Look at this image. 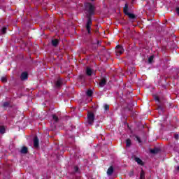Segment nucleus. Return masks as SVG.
<instances>
[{"instance_id": "obj_32", "label": "nucleus", "mask_w": 179, "mask_h": 179, "mask_svg": "<svg viewBox=\"0 0 179 179\" xmlns=\"http://www.w3.org/2000/svg\"><path fill=\"white\" fill-rule=\"evenodd\" d=\"M99 44H100V41H96V45H99Z\"/></svg>"}, {"instance_id": "obj_14", "label": "nucleus", "mask_w": 179, "mask_h": 179, "mask_svg": "<svg viewBox=\"0 0 179 179\" xmlns=\"http://www.w3.org/2000/svg\"><path fill=\"white\" fill-rule=\"evenodd\" d=\"M160 152V149L159 148H154L152 150H150V153H152L153 155H157Z\"/></svg>"}, {"instance_id": "obj_31", "label": "nucleus", "mask_w": 179, "mask_h": 179, "mask_svg": "<svg viewBox=\"0 0 179 179\" xmlns=\"http://www.w3.org/2000/svg\"><path fill=\"white\" fill-rule=\"evenodd\" d=\"M174 138L175 139H178V134H175Z\"/></svg>"}, {"instance_id": "obj_27", "label": "nucleus", "mask_w": 179, "mask_h": 179, "mask_svg": "<svg viewBox=\"0 0 179 179\" xmlns=\"http://www.w3.org/2000/svg\"><path fill=\"white\" fill-rule=\"evenodd\" d=\"M153 61V56H150L148 59V62L150 64H152V62Z\"/></svg>"}, {"instance_id": "obj_37", "label": "nucleus", "mask_w": 179, "mask_h": 179, "mask_svg": "<svg viewBox=\"0 0 179 179\" xmlns=\"http://www.w3.org/2000/svg\"><path fill=\"white\" fill-rule=\"evenodd\" d=\"M91 1H94V0H91Z\"/></svg>"}, {"instance_id": "obj_11", "label": "nucleus", "mask_w": 179, "mask_h": 179, "mask_svg": "<svg viewBox=\"0 0 179 179\" xmlns=\"http://www.w3.org/2000/svg\"><path fill=\"white\" fill-rule=\"evenodd\" d=\"M126 15L128 16L132 20H134V19H136V15H135V14L134 13H127Z\"/></svg>"}, {"instance_id": "obj_29", "label": "nucleus", "mask_w": 179, "mask_h": 179, "mask_svg": "<svg viewBox=\"0 0 179 179\" xmlns=\"http://www.w3.org/2000/svg\"><path fill=\"white\" fill-rule=\"evenodd\" d=\"M155 100H156V101H160L159 96H155Z\"/></svg>"}, {"instance_id": "obj_20", "label": "nucleus", "mask_w": 179, "mask_h": 179, "mask_svg": "<svg viewBox=\"0 0 179 179\" xmlns=\"http://www.w3.org/2000/svg\"><path fill=\"white\" fill-rule=\"evenodd\" d=\"M140 179H145V171L143 170L140 173Z\"/></svg>"}, {"instance_id": "obj_26", "label": "nucleus", "mask_w": 179, "mask_h": 179, "mask_svg": "<svg viewBox=\"0 0 179 179\" xmlns=\"http://www.w3.org/2000/svg\"><path fill=\"white\" fill-rule=\"evenodd\" d=\"M3 107L4 108L9 107V102H4L3 104Z\"/></svg>"}, {"instance_id": "obj_35", "label": "nucleus", "mask_w": 179, "mask_h": 179, "mask_svg": "<svg viewBox=\"0 0 179 179\" xmlns=\"http://www.w3.org/2000/svg\"><path fill=\"white\" fill-rule=\"evenodd\" d=\"M92 44H96V43L94 42Z\"/></svg>"}, {"instance_id": "obj_1", "label": "nucleus", "mask_w": 179, "mask_h": 179, "mask_svg": "<svg viewBox=\"0 0 179 179\" xmlns=\"http://www.w3.org/2000/svg\"><path fill=\"white\" fill-rule=\"evenodd\" d=\"M85 8L87 12V23H92V16L94 15V6L91 3H87L85 4Z\"/></svg>"}, {"instance_id": "obj_12", "label": "nucleus", "mask_w": 179, "mask_h": 179, "mask_svg": "<svg viewBox=\"0 0 179 179\" xmlns=\"http://www.w3.org/2000/svg\"><path fill=\"white\" fill-rule=\"evenodd\" d=\"M129 8H128V3H126L124 5V7L123 8V12L124 13V15H127V13H129V12H128Z\"/></svg>"}, {"instance_id": "obj_7", "label": "nucleus", "mask_w": 179, "mask_h": 179, "mask_svg": "<svg viewBox=\"0 0 179 179\" xmlns=\"http://www.w3.org/2000/svg\"><path fill=\"white\" fill-rule=\"evenodd\" d=\"M29 152L27 147L24 146L21 148L20 150V153H22V155H27V153Z\"/></svg>"}, {"instance_id": "obj_4", "label": "nucleus", "mask_w": 179, "mask_h": 179, "mask_svg": "<svg viewBox=\"0 0 179 179\" xmlns=\"http://www.w3.org/2000/svg\"><path fill=\"white\" fill-rule=\"evenodd\" d=\"M64 85V81L62 78H59L55 83V87H60Z\"/></svg>"}, {"instance_id": "obj_16", "label": "nucleus", "mask_w": 179, "mask_h": 179, "mask_svg": "<svg viewBox=\"0 0 179 179\" xmlns=\"http://www.w3.org/2000/svg\"><path fill=\"white\" fill-rule=\"evenodd\" d=\"M131 145H132V143L131 142V139L128 138L126 140V147L130 148Z\"/></svg>"}, {"instance_id": "obj_23", "label": "nucleus", "mask_w": 179, "mask_h": 179, "mask_svg": "<svg viewBox=\"0 0 179 179\" xmlns=\"http://www.w3.org/2000/svg\"><path fill=\"white\" fill-rule=\"evenodd\" d=\"M1 82L3 83H6V82H8V79L6 78V77H5V76L1 77Z\"/></svg>"}, {"instance_id": "obj_22", "label": "nucleus", "mask_w": 179, "mask_h": 179, "mask_svg": "<svg viewBox=\"0 0 179 179\" xmlns=\"http://www.w3.org/2000/svg\"><path fill=\"white\" fill-rule=\"evenodd\" d=\"M5 133V127L0 126V134H3Z\"/></svg>"}, {"instance_id": "obj_8", "label": "nucleus", "mask_w": 179, "mask_h": 179, "mask_svg": "<svg viewBox=\"0 0 179 179\" xmlns=\"http://www.w3.org/2000/svg\"><path fill=\"white\" fill-rule=\"evenodd\" d=\"M59 44V41L58 39H52V45L53 47H57Z\"/></svg>"}, {"instance_id": "obj_34", "label": "nucleus", "mask_w": 179, "mask_h": 179, "mask_svg": "<svg viewBox=\"0 0 179 179\" xmlns=\"http://www.w3.org/2000/svg\"><path fill=\"white\" fill-rule=\"evenodd\" d=\"M159 110H162V108H159Z\"/></svg>"}, {"instance_id": "obj_9", "label": "nucleus", "mask_w": 179, "mask_h": 179, "mask_svg": "<svg viewBox=\"0 0 179 179\" xmlns=\"http://www.w3.org/2000/svg\"><path fill=\"white\" fill-rule=\"evenodd\" d=\"M113 173H114V167L110 166V168H108L107 171V175L112 176Z\"/></svg>"}, {"instance_id": "obj_15", "label": "nucleus", "mask_w": 179, "mask_h": 179, "mask_svg": "<svg viewBox=\"0 0 179 179\" xmlns=\"http://www.w3.org/2000/svg\"><path fill=\"white\" fill-rule=\"evenodd\" d=\"M91 27H92V24L87 23L86 25V29H87V31L88 34H91V31H90Z\"/></svg>"}, {"instance_id": "obj_24", "label": "nucleus", "mask_w": 179, "mask_h": 179, "mask_svg": "<svg viewBox=\"0 0 179 179\" xmlns=\"http://www.w3.org/2000/svg\"><path fill=\"white\" fill-rule=\"evenodd\" d=\"M103 107L105 111H108L110 110V106H108V104H105Z\"/></svg>"}, {"instance_id": "obj_30", "label": "nucleus", "mask_w": 179, "mask_h": 179, "mask_svg": "<svg viewBox=\"0 0 179 179\" xmlns=\"http://www.w3.org/2000/svg\"><path fill=\"white\" fill-rule=\"evenodd\" d=\"M176 13L179 16V8L178 7L176 8Z\"/></svg>"}, {"instance_id": "obj_21", "label": "nucleus", "mask_w": 179, "mask_h": 179, "mask_svg": "<svg viewBox=\"0 0 179 179\" xmlns=\"http://www.w3.org/2000/svg\"><path fill=\"white\" fill-rule=\"evenodd\" d=\"M86 93L87 96L90 97L93 94V91H92V90H88Z\"/></svg>"}, {"instance_id": "obj_28", "label": "nucleus", "mask_w": 179, "mask_h": 179, "mask_svg": "<svg viewBox=\"0 0 179 179\" xmlns=\"http://www.w3.org/2000/svg\"><path fill=\"white\" fill-rule=\"evenodd\" d=\"M74 171H75V173H78V171H79V168L78 166H75Z\"/></svg>"}, {"instance_id": "obj_19", "label": "nucleus", "mask_w": 179, "mask_h": 179, "mask_svg": "<svg viewBox=\"0 0 179 179\" xmlns=\"http://www.w3.org/2000/svg\"><path fill=\"white\" fill-rule=\"evenodd\" d=\"M52 120L55 121V122H58L59 119H58V116L55 115H52Z\"/></svg>"}, {"instance_id": "obj_33", "label": "nucleus", "mask_w": 179, "mask_h": 179, "mask_svg": "<svg viewBox=\"0 0 179 179\" xmlns=\"http://www.w3.org/2000/svg\"><path fill=\"white\" fill-rule=\"evenodd\" d=\"M26 27V24H24L23 25H22V27Z\"/></svg>"}, {"instance_id": "obj_25", "label": "nucleus", "mask_w": 179, "mask_h": 179, "mask_svg": "<svg viewBox=\"0 0 179 179\" xmlns=\"http://www.w3.org/2000/svg\"><path fill=\"white\" fill-rule=\"evenodd\" d=\"M135 138H136V141H137L138 143H141L142 141H141V138H139V136H136Z\"/></svg>"}, {"instance_id": "obj_10", "label": "nucleus", "mask_w": 179, "mask_h": 179, "mask_svg": "<svg viewBox=\"0 0 179 179\" xmlns=\"http://www.w3.org/2000/svg\"><path fill=\"white\" fill-rule=\"evenodd\" d=\"M34 147L38 148V138L35 136L34 138Z\"/></svg>"}, {"instance_id": "obj_3", "label": "nucleus", "mask_w": 179, "mask_h": 179, "mask_svg": "<svg viewBox=\"0 0 179 179\" xmlns=\"http://www.w3.org/2000/svg\"><path fill=\"white\" fill-rule=\"evenodd\" d=\"M115 52L117 57H120L124 52V48L122 45H117L116 46Z\"/></svg>"}, {"instance_id": "obj_13", "label": "nucleus", "mask_w": 179, "mask_h": 179, "mask_svg": "<svg viewBox=\"0 0 179 179\" xmlns=\"http://www.w3.org/2000/svg\"><path fill=\"white\" fill-rule=\"evenodd\" d=\"M86 73L88 76H92V73H93V70H92L90 67H87Z\"/></svg>"}, {"instance_id": "obj_2", "label": "nucleus", "mask_w": 179, "mask_h": 179, "mask_svg": "<svg viewBox=\"0 0 179 179\" xmlns=\"http://www.w3.org/2000/svg\"><path fill=\"white\" fill-rule=\"evenodd\" d=\"M87 123L90 125H93V123L94 122V113L89 112L87 117Z\"/></svg>"}, {"instance_id": "obj_17", "label": "nucleus", "mask_w": 179, "mask_h": 179, "mask_svg": "<svg viewBox=\"0 0 179 179\" xmlns=\"http://www.w3.org/2000/svg\"><path fill=\"white\" fill-rule=\"evenodd\" d=\"M135 161L138 163V164H141V166H143V162H142L140 158L136 157Z\"/></svg>"}, {"instance_id": "obj_6", "label": "nucleus", "mask_w": 179, "mask_h": 179, "mask_svg": "<svg viewBox=\"0 0 179 179\" xmlns=\"http://www.w3.org/2000/svg\"><path fill=\"white\" fill-rule=\"evenodd\" d=\"M106 83H107V80H106V78L101 79L99 82L100 87H104V86H106Z\"/></svg>"}, {"instance_id": "obj_36", "label": "nucleus", "mask_w": 179, "mask_h": 179, "mask_svg": "<svg viewBox=\"0 0 179 179\" xmlns=\"http://www.w3.org/2000/svg\"><path fill=\"white\" fill-rule=\"evenodd\" d=\"M157 22H158V21L155 22V23H157Z\"/></svg>"}, {"instance_id": "obj_18", "label": "nucleus", "mask_w": 179, "mask_h": 179, "mask_svg": "<svg viewBox=\"0 0 179 179\" xmlns=\"http://www.w3.org/2000/svg\"><path fill=\"white\" fill-rule=\"evenodd\" d=\"M6 30H8V27H3L1 29V34H6Z\"/></svg>"}, {"instance_id": "obj_5", "label": "nucleus", "mask_w": 179, "mask_h": 179, "mask_svg": "<svg viewBox=\"0 0 179 179\" xmlns=\"http://www.w3.org/2000/svg\"><path fill=\"white\" fill-rule=\"evenodd\" d=\"M28 77H29V74H27V72H23L21 74L20 78H21V80H26Z\"/></svg>"}]
</instances>
